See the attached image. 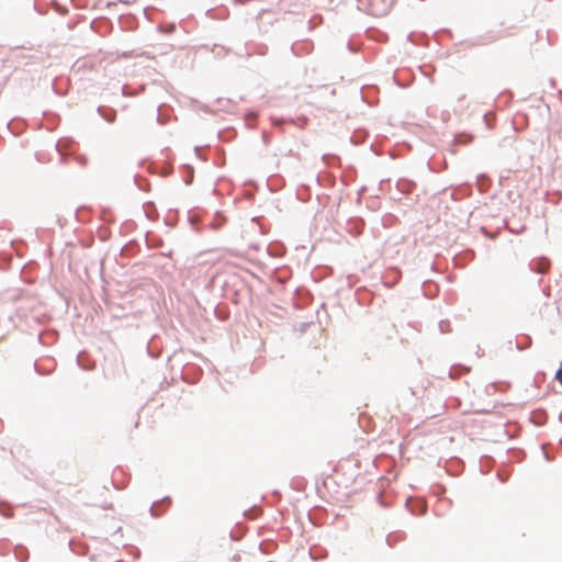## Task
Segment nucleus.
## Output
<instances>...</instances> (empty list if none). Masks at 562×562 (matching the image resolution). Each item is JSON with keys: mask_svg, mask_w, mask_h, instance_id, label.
<instances>
[{"mask_svg": "<svg viewBox=\"0 0 562 562\" xmlns=\"http://www.w3.org/2000/svg\"><path fill=\"white\" fill-rule=\"evenodd\" d=\"M368 8L370 13L374 16H381L387 11L385 0H368Z\"/></svg>", "mask_w": 562, "mask_h": 562, "instance_id": "nucleus-1", "label": "nucleus"}, {"mask_svg": "<svg viewBox=\"0 0 562 562\" xmlns=\"http://www.w3.org/2000/svg\"><path fill=\"white\" fill-rule=\"evenodd\" d=\"M555 378L562 384V367L558 370Z\"/></svg>", "mask_w": 562, "mask_h": 562, "instance_id": "nucleus-2", "label": "nucleus"}]
</instances>
